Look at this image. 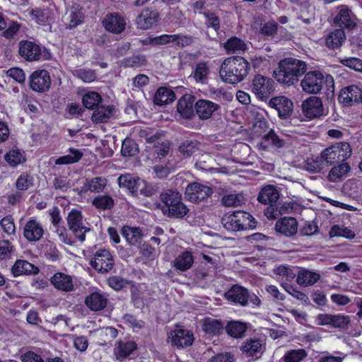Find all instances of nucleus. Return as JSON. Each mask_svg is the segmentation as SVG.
<instances>
[{
    "label": "nucleus",
    "mask_w": 362,
    "mask_h": 362,
    "mask_svg": "<svg viewBox=\"0 0 362 362\" xmlns=\"http://www.w3.org/2000/svg\"><path fill=\"white\" fill-rule=\"evenodd\" d=\"M306 356V351L303 349H299L287 351L284 354V358L285 362H300Z\"/></svg>",
    "instance_id": "obj_53"
},
{
    "label": "nucleus",
    "mask_w": 362,
    "mask_h": 362,
    "mask_svg": "<svg viewBox=\"0 0 362 362\" xmlns=\"http://www.w3.org/2000/svg\"><path fill=\"white\" fill-rule=\"evenodd\" d=\"M90 264L96 271L103 274L112 269L114 259L109 250L102 249L95 253Z\"/></svg>",
    "instance_id": "obj_11"
},
{
    "label": "nucleus",
    "mask_w": 362,
    "mask_h": 362,
    "mask_svg": "<svg viewBox=\"0 0 362 362\" xmlns=\"http://www.w3.org/2000/svg\"><path fill=\"white\" fill-rule=\"evenodd\" d=\"M202 330L209 336H215L219 334L223 329V324L214 318L206 317L202 322Z\"/></svg>",
    "instance_id": "obj_36"
},
{
    "label": "nucleus",
    "mask_w": 362,
    "mask_h": 362,
    "mask_svg": "<svg viewBox=\"0 0 362 362\" xmlns=\"http://www.w3.org/2000/svg\"><path fill=\"white\" fill-rule=\"evenodd\" d=\"M274 81L262 75H257L252 83V90L261 100L266 99L274 91Z\"/></svg>",
    "instance_id": "obj_10"
},
{
    "label": "nucleus",
    "mask_w": 362,
    "mask_h": 362,
    "mask_svg": "<svg viewBox=\"0 0 362 362\" xmlns=\"http://www.w3.org/2000/svg\"><path fill=\"white\" fill-rule=\"evenodd\" d=\"M163 133H156L146 139L148 143H155V151L159 158H163L167 155L170 151V145L169 141L162 140Z\"/></svg>",
    "instance_id": "obj_32"
},
{
    "label": "nucleus",
    "mask_w": 362,
    "mask_h": 362,
    "mask_svg": "<svg viewBox=\"0 0 362 362\" xmlns=\"http://www.w3.org/2000/svg\"><path fill=\"white\" fill-rule=\"evenodd\" d=\"M246 329V325L238 321L230 322L226 326V331L227 334L234 338L243 337Z\"/></svg>",
    "instance_id": "obj_43"
},
{
    "label": "nucleus",
    "mask_w": 362,
    "mask_h": 362,
    "mask_svg": "<svg viewBox=\"0 0 362 362\" xmlns=\"http://www.w3.org/2000/svg\"><path fill=\"white\" fill-rule=\"evenodd\" d=\"M308 69V64L300 59L288 57L281 60L275 71L276 81L287 86L296 83Z\"/></svg>",
    "instance_id": "obj_1"
},
{
    "label": "nucleus",
    "mask_w": 362,
    "mask_h": 362,
    "mask_svg": "<svg viewBox=\"0 0 362 362\" xmlns=\"http://www.w3.org/2000/svg\"><path fill=\"white\" fill-rule=\"evenodd\" d=\"M67 223L76 237L81 242H83L86 238V233L89 231L90 228L85 226L81 213L77 210H72L67 217Z\"/></svg>",
    "instance_id": "obj_13"
},
{
    "label": "nucleus",
    "mask_w": 362,
    "mask_h": 362,
    "mask_svg": "<svg viewBox=\"0 0 362 362\" xmlns=\"http://www.w3.org/2000/svg\"><path fill=\"white\" fill-rule=\"evenodd\" d=\"M112 115V107L110 106H101L94 111L92 119L95 122H105Z\"/></svg>",
    "instance_id": "obj_47"
},
{
    "label": "nucleus",
    "mask_w": 362,
    "mask_h": 362,
    "mask_svg": "<svg viewBox=\"0 0 362 362\" xmlns=\"http://www.w3.org/2000/svg\"><path fill=\"white\" fill-rule=\"evenodd\" d=\"M350 322V317L344 315H332V327L344 328Z\"/></svg>",
    "instance_id": "obj_61"
},
{
    "label": "nucleus",
    "mask_w": 362,
    "mask_h": 362,
    "mask_svg": "<svg viewBox=\"0 0 362 362\" xmlns=\"http://www.w3.org/2000/svg\"><path fill=\"white\" fill-rule=\"evenodd\" d=\"M29 84L30 88L35 92H46L51 86L49 72L45 69L35 71L29 77Z\"/></svg>",
    "instance_id": "obj_12"
},
{
    "label": "nucleus",
    "mask_w": 362,
    "mask_h": 362,
    "mask_svg": "<svg viewBox=\"0 0 362 362\" xmlns=\"http://www.w3.org/2000/svg\"><path fill=\"white\" fill-rule=\"evenodd\" d=\"M19 54L27 61L46 60L50 57V54L45 47L30 41H22L19 44Z\"/></svg>",
    "instance_id": "obj_8"
},
{
    "label": "nucleus",
    "mask_w": 362,
    "mask_h": 362,
    "mask_svg": "<svg viewBox=\"0 0 362 362\" xmlns=\"http://www.w3.org/2000/svg\"><path fill=\"white\" fill-rule=\"evenodd\" d=\"M324 163L321 156L308 158L303 165V168L313 173L320 172L324 167Z\"/></svg>",
    "instance_id": "obj_50"
},
{
    "label": "nucleus",
    "mask_w": 362,
    "mask_h": 362,
    "mask_svg": "<svg viewBox=\"0 0 362 362\" xmlns=\"http://www.w3.org/2000/svg\"><path fill=\"white\" fill-rule=\"evenodd\" d=\"M66 20L69 28H74L82 23L83 13L77 8H71L66 13Z\"/></svg>",
    "instance_id": "obj_49"
},
{
    "label": "nucleus",
    "mask_w": 362,
    "mask_h": 362,
    "mask_svg": "<svg viewBox=\"0 0 362 362\" xmlns=\"http://www.w3.org/2000/svg\"><path fill=\"white\" fill-rule=\"evenodd\" d=\"M265 349V342L259 339H247L242 346V350L248 356L262 354Z\"/></svg>",
    "instance_id": "obj_27"
},
{
    "label": "nucleus",
    "mask_w": 362,
    "mask_h": 362,
    "mask_svg": "<svg viewBox=\"0 0 362 362\" xmlns=\"http://www.w3.org/2000/svg\"><path fill=\"white\" fill-rule=\"evenodd\" d=\"M301 107L304 115L309 119L318 117L324 112L322 100L316 96H310L303 101Z\"/></svg>",
    "instance_id": "obj_17"
},
{
    "label": "nucleus",
    "mask_w": 362,
    "mask_h": 362,
    "mask_svg": "<svg viewBox=\"0 0 362 362\" xmlns=\"http://www.w3.org/2000/svg\"><path fill=\"white\" fill-rule=\"evenodd\" d=\"M245 198L241 194H229L221 198V203L226 207H236L245 202Z\"/></svg>",
    "instance_id": "obj_48"
},
{
    "label": "nucleus",
    "mask_w": 362,
    "mask_h": 362,
    "mask_svg": "<svg viewBox=\"0 0 362 362\" xmlns=\"http://www.w3.org/2000/svg\"><path fill=\"white\" fill-rule=\"evenodd\" d=\"M209 72L210 69L208 64L201 62L196 64L190 76L196 81V83L204 84L207 82Z\"/></svg>",
    "instance_id": "obj_37"
},
{
    "label": "nucleus",
    "mask_w": 362,
    "mask_h": 362,
    "mask_svg": "<svg viewBox=\"0 0 362 362\" xmlns=\"http://www.w3.org/2000/svg\"><path fill=\"white\" fill-rule=\"evenodd\" d=\"M159 13L151 8H146L137 16L135 23L138 28L141 30L151 29L157 25Z\"/></svg>",
    "instance_id": "obj_15"
},
{
    "label": "nucleus",
    "mask_w": 362,
    "mask_h": 362,
    "mask_svg": "<svg viewBox=\"0 0 362 362\" xmlns=\"http://www.w3.org/2000/svg\"><path fill=\"white\" fill-rule=\"evenodd\" d=\"M224 47L228 52H231L245 51L247 49L245 42L236 37L228 39L225 42Z\"/></svg>",
    "instance_id": "obj_52"
},
{
    "label": "nucleus",
    "mask_w": 362,
    "mask_h": 362,
    "mask_svg": "<svg viewBox=\"0 0 362 362\" xmlns=\"http://www.w3.org/2000/svg\"><path fill=\"white\" fill-rule=\"evenodd\" d=\"M194 100L191 95H185L177 103V110L180 116L189 119L194 115Z\"/></svg>",
    "instance_id": "obj_28"
},
{
    "label": "nucleus",
    "mask_w": 362,
    "mask_h": 362,
    "mask_svg": "<svg viewBox=\"0 0 362 362\" xmlns=\"http://www.w3.org/2000/svg\"><path fill=\"white\" fill-rule=\"evenodd\" d=\"M325 82L328 86H334L332 76L327 75L325 77L319 71H310L305 73V76L300 81V86L306 93L317 94L322 90Z\"/></svg>",
    "instance_id": "obj_6"
},
{
    "label": "nucleus",
    "mask_w": 362,
    "mask_h": 362,
    "mask_svg": "<svg viewBox=\"0 0 362 362\" xmlns=\"http://www.w3.org/2000/svg\"><path fill=\"white\" fill-rule=\"evenodd\" d=\"M83 156V153L76 148H70L68 150V153L59 157L54 160L56 165H69L78 162Z\"/></svg>",
    "instance_id": "obj_41"
},
{
    "label": "nucleus",
    "mask_w": 362,
    "mask_h": 362,
    "mask_svg": "<svg viewBox=\"0 0 362 362\" xmlns=\"http://www.w3.org/2000/svg\"><path fill=\"white\" fill-rule=\"evenodd\" d=\"M194 263V257L191 252L184 251L178 255L173 262V267L181 272L189 269Z\"/></svg>",
    "instance_id": "obj_35"
},
{
    "label": "nucleus",
    "mask_w": 362,
    "mask_h": 362,
    "mask_svg": "<svg viewBox=\"0 0 362 362\" xmlns=\"http://www.w3.org/2000/svg\"><path fill=\"white\" fill-rule=\"evenodd\" d=\"M39 272L37 267L26 260L18 259L11 267V273L14 276L28 274H36Z\"/></svg>",
    "instance_id": "obj_29"
},
{
    "label": "nucleus",
    "mask_w": 362,
    "mask_h": 362,
    "mask_svg": "<svg viewBox=\"0 0 362 362\" xmlns=\"http://www.w3.org/2000/svg\"><path fill=\"white\" fill-rule=\"evenodd\" d=\"M52 284L57 290L69 292L74 289V282L71 276L63 272H57L54 274L51 279Z\"/></svg>",
    "instance_id": "obj_22"
},
{
    "label": "nucleus",
    "mask_w": 362,
    "mask_h": 362,
    "mask_svg": "<svg viewBox=\"0 0 362 362\" xmlns=\"http://www.w3.org/2000/svg\"><path fill=\"white\" fill-rule=\"evenodd\" d=\"M102 101L101 95L95 91H88L82 97V103L88 109H93Z\"/></svg>",
    "instance_id": "obj_45"
},
{
    "label": "nucleus",
    "mask_w": 362,
    "mask_h": 362,
    "mask_svg": "<svg viewBox=\"0 0 362 362\" xmlns=\"http://www.w3.org/2000/svg\"><path fill=\"white\" fill-rule=\"evenodd\" d=\"M264 141L269 142L275 148H281L285 145V141L281 139L275 132L271 129L262 137Z\"/></svg>",
    "instance_id": "obj_57"
},
{
    "label": "nucleus",
    "mask_w": 362,
    "mask_h": 362,
    "mask_svg": "<svg viewBox=\"0 0 362 362\" xmlns=\"http://www.w3.org/2000/svg\"><path fill=\"white\" fill-rule=\"evenodd\" d=\"M175 98L174 92L165 87L159 88L154 96V103L158 105H166Z\"/></svg>",
    "instance_id": "obj_42"
},
{
    "label": "nucleus",
    "mask_w": 362,
    "mask_h": 362,
    "mask_svg": "<svg viewBox=\"0 0 362 362\" xmlns=\"http://www.w3.org/2000/svg\"><path fill=\"white\" fill-rule=\"evenodd\" d=\"M137 152V146L136 143L129 139H126L124 140L122 145L121 153L124 156H134Z\"/></svg>",
    "instance_id": "obj_59"
},
{
    "label": "nucleus",
    "mask_w": 362,
    "mask_h": 362,
    "mask_svg": "<svg viewBox=\"0 0 362 362\" xmlns=\"http://www.w3.org/2000/svg\"><path fill=\"white\" fill-rule=\"evenodd\" d=\"M122 234L130 245L136 244L141 240L142 237L140 228L130 226L123 227Z\"/></svg>",
    "instance_id": "obj_44"
},
{
    "label": "nucleus",
    "mask_w": 362,
    "mask_h": 362,
    "mask_svg": "<svg viewBox=\"0 0 362 362\" xmlns=\"http://www.w3.org/2000/svg\"><path fill=\"white\" fill-rule=\"evenodd\" d=\"M275 229L285 236H293L297 233L298 222L292 217H284L276 221Z\"/></svg>",
    "instance_id": "obj_23"
},
{
    "label": "nucleus",
    "mask_w": 362,
    "mask_h": 362,
    "mask_svg": "<svg viewBox=\"0 0 362 362\" xmlns=\"http://www.w3.org/2000/svg\"><path fill=\"white\" fill-rule=\"evenodd\" d=\"M107 181L103 177H95L91 179H86L81 188V193L88 192L99 193L103 192L107 186Z\"/></svg>",
    "instance_id": "obj_25"
},
{
    "label": "nucleus",
    "mask_w": 362,
    "mask_h": 362,
    "mask_svg": "<svg viewBox=\"0 0 362 362\" xmlns=\"http://www.w3.org/2000/svg\"><path fill=\"white\" fill-rule=\"evenodd\" d=\"M250 69V64L245 58L230 57L222 62L220 68V76L226 83L236 84L246 78Z\"/></svg>",
    "instance_id": "obj_2"
},
{
    "label": "nucleus",
    "mask_w": 362,
    "mask_h": 362,
    "mask_svg": "<svg viewBox=\"0 0 362 362\" xmlns=\"http://www.w3.org/2000/svg\"><path fill=\"white\" fill-rule=\"evenodd\" d=\"M351 152L349 143L339 142L326 148L322 151L320 156L324 164L328 166L344 162L351 156Z\"/></svg>",
    "instance_id": "obj_7"
},
{
    "label": "nucleus",
    "mask_w": 362,
    "mask_h": 362,
    "mask_svg": "<svg viewBox=\"0 0 362 362\" xmlns=\"http://www.w3.org/2000/svg\"><path fill=\"white\" fill-rule=\"evenodd\" d=\"M33 185V177L25 173L21 175L16 180V187L18 190L25 191L28 189Z\"/></svg>",
    "instance_id": "obj_56"
},
{
    "label": "nucleus",
    "mask_w": 362,
    "mask_h": 362,
    "mask_svg": "<svg viewBox=\"0 0 362 362\" xmlns=\"http://www.w3.org/2000/svg\"><path fill=\"white\" fill-rule=\"evenodd\" d=\"M320 277L318 273L307 269H301L297 275L296 282L302 286H312L320 279Z\"/></svg>",
    "instance_id": "obj_38"
},
{
    "label": "nucleus",
    "mask_w": 362,
    "mask_h": 362,
    "mask_svg": "<svg viewBox=\"0 0 362 362\" xmlns=\"http://www.w3.org/2000/svg\"><path fill=\"white\" fill-rule=\"evenodd\" d=\"M44 230L41 224L35 220L28 221L23 230V235L30 242L38 241L43 235Z\"/></svg>",
    "instance_id": "obj_24"
},
{
    "label": "nucleus",
    "mask_w": 362,
    "mask_h": 362,
    "mask_svg": "<svg viewBox=\"0 0 362 362\" xmlns=\"http://www.w3.org/2000/svg\"><path fill=\"white\" fill-rule=\"evenodd\" d=\"M7 76L12 78L15 81L23 83L25 81V74L20 68H11L7 71Z\"/></svg>",
    "instance_id": "obj_63"
},
{
    "label": "nucleus",
    "mask_w": 362,
    "mask_h": 362,
    "mask_svg": "<svg viewBox=\"0 0 362 362\" xmlns=\"http://www.w3.org/2000/svg\"><path fill=\"white\" fill-rule=\"evenodd\" d=\"M85 302L90 309L97 311L106 306L107 299L103 294L94 292L86 297Z\"/></svg>",
    "instance_id": "obj_40"
},
{
    "label": "nucleus",
    "mask_w": 362,
    "mask_h": 362,
    "mask_svg": "<svg viewBox=\"0 0 362 362\" xmlns=\"http://www.w3.org/2000/svg\"><path fill=\"white\" fill-rule=\"evenodd\" d=\"M279 198V194L276 187L269 185L262 188L257 199L260 203L267 204L276 203Z\"/></svg>",
    "instance_id": "obj_34"
},
{
    "label": "nucleus",
    "mask_w": 362,
    "mask_h": 362,
    "mask_svg": "<svg viewBox=\"0 0 362 362\" xmlns=\"http://www.w3.org/2000/svg\"><path fill=\"white\" fill-rule=\"evenodd\" d=\"M137 345L134 341H119L115 344L114 355L117 360L123 361L134 355Z\"/></svg>",
    "instance_id": "obj_19"
},
{
    "label": "nucleus",
    "mask_w": 362,
    "mask_h": 362,
    "mask_svg": "<svg viewBox=\"0 0 362 362\" xmlns=\"http://www.w3.org/2000/svg\"><path fill=\"white\" fill-rule=\"evenodd\" d=\"M14 251L13 245L8 240H0V259H6L11 257Z\"/></svg>",
    "instance_id": "obj_62"
},
{
    "label": "nucleus",
    "mask_w": 362,
    "mask_h": 362,
    "mask_svg": "<svg viewBox=\"0 0 362 362\" xmlns=\"http://www.w3.org/2000/svg\"><path fill=\"white\" fill-rule=\"evenodd\" d=\"M334 23L339 25H344L352 28L356 25L355 17L351 10L346 6H342L334 18Z\"/></svg>",
    "instance_id": "obj_33"
},
{
    "label": "nucleus",
    "mask_w": 362,
    "mask_h": 362,
    "mask_svg": "<svg viewBox=\"0 0 362 362\" xmlns=\"http://www.w3.org/2000/svg\"><path fill=\"white\" fill-rule=\"evenodd\" d=\"M350 166L347 163L341 162L330 169L327 179L330 182H337L345 177L350 171Z\"/></svg>",
    "instance_id": "obj_39"
},
{
    "label": "nucleus",
    "mask_w": 362,
    "mask_h": 362,
    "mask_svg": "<svg viewBox=\"0 0 362 362\" xmlns=\"http://www.w3.org/2000/svg\"><path fill=\"white\" fill-rule=\"evenodd\" d=\"M225 297L233 303L245 306L248 302L249 294L247 290L244 287L234 285L225 293Z\"/></svg>",
    "instance_id": "obj_20"
},
{
    "label": "nucleus",
    "mask_w": 362,
    "mask_h": 362,
    "mask_svg": "<svg viewBox=\"0 0 362 362\" xmlns=\"http://www.w3.org/2000/svg\"><path fill=\"white\" fill-rule=\"evenodd\" d=\"M170 344L177 348H184L191 346L194 341V336L191 331L184 329L172 330L168 334Z\"/></svg>",
    "instance_id": "obj_16"
},
{
    "label": "nucleus",
    "mask_w": 362,
    "mask_h": 362,
    "mask_svg": "<svg viewBox=\"0 0 362 362\" xmlns=\"http://www.w3.org/2000/svg\"><path fill=\"white\" fill-rule=\"evenodd\" d=\"M329 235L332 237L341 236L349 239L355 236L351 230L339 226H334L329 231Z\"/></svg>",
    "instance_id": "obj_60"
},
{
    "label": "nucleus",
    "mask_w": 362,
    "mask_h": 362,
    "mask_svg": "<svg viewBox=\"0 0 362 362\" xmlns=\"http://www.w3.org/2000/svg\"><path fill=\"white\" fill-rule=\"evenodd\" d=\"M199 144L196 140H186L179 146V151L183 157L189 158L199 150Z\"/></svg>",
    "instance_id": "obj_46"
},
{
    "label": "nucleus",
    "mask_w": 362,
    "mask_h": 362,
    "mask_svg": "<svg viewBox=\"0 0 362 362\" xmlns=\"http://www.w3.org/2000/svg\"><path fill=\"white\" fill-rule=\"evenodd\" d=\"M219 105L209 100H199L194 104V110L201 119H207L218 110Z\"/></svg>",
    "instance_id": "obj_21"
},
{
    "label": "nucleus",
    "mask_w": 362,
    "mask_h": 362,
    "mask_svg": "<svg viewBox=\"0 0 362 362\" xmlns=\"http://www.w3.org/2000/svg\"><path fill=\"white\" fill-rule=\"evenodd\" d=\"M113 199L110 196H99L93 200V204L100 209H110L113 206Z\"/></svg>",
    "instance_id": "obj_58"
},
{
    "label": "nucleus",
    "mask_w": 362,
    "mask_h": 362,
    "mask_svg": "<svg viewBox=\"0 0 362 362\" xmlns=\"http://www.w3.org/2000/svg\"><path fill=\"white\" fill-rule=\"evenodd\" d=\"M344 65L355 71L362 72V60L355 58H346L341 60Z\"/></svg>",
    "instance_id": "obj_64"
},
{
    "label": "nucleus",
    "mask_w": 362,
    "mask_h": 362,
    "mask_svg": "<svg viewBox=\"0 0 362 362\" xmlns=\"http://www.w3.org/2000/svg\"><path fill=\"white\" fill-rule=\"evenodd\" d=\"M224 228L230 231H239L255 228L253 216L243 211L226 214L221 218Z\"/></svg>",
    "instance_id": "obj_4"
},
{
    "label": "nucleus",
    "mask_w": 362,
    "mask_h": 362,
    "mask_svg": "<svg viewBox=\"0 0 362 362\" xmlns=\"http://www.w3.org/2000/svg\"><path fill=\"white\" fill-rule=\"evenodd\" d=\"M281 286L288 294H290L295 298L300 300L303 303H308V297L304 293L294 288L293 286L286 283H282Z\"/></svg>",
    "instance_id": "obj_54"
},
{
    "label": "nucleus",
    "mask_w": 362,
    "mask_h": 362,
    "mask_svg": "<svg viewBox=\"0 0 362 362\" xmlns=\"http://www.w3.org/2000/svg\"><path fill=\"white\" fill-rule=\"evenodd\" d=\"M102 23L107 31L116 34L122 33L126 27L124 18L118 13L107 14Z\"/></svg>",
    "instance_id": "obj_18"
},
{
    "label": "nucleus",
    "mask_w": 362,
    "mask_h": 362,
    "mask_svg": "<svg viewBox=\"0 0 362 362\" xmlns=\"http://www.w3.org/2000/svg\"><path fill=\"white\" fill-rule=\"evenodd\" d=\"M74 76L80 78L84 83H91L96 78V74L94 71L91 69H80L76 70Z\"/></svg>",
    "instance_id": "obj_55"
},
{
    "label": "nucleus",
    "mask_w": 362,
    "mask_h": 362,
    "mask_svg": "<svg viewBox=\"0 0 362 362\" xmlns=\"http://www.w3.org/2000/svg\"><path fill=\"white\" fill-rule=\"evenodd\" d=\"M361 89L355 85H351L343 88L339 94V101L346 105H350L353 103L359 101Z\"/></svg>",
    "instance_id": "obj_26"
},
{
    "label": "nucleus",
    "mask_w": 362,
    "mask_h": 362,
    "mask_svg": "<svg viewBox=\"0 0 362 362\" xmlns=\"http://www.w3.org/2000/svg\"><path fill=\"white\" fill-rule=\"evenodd\" d=\"M268 104L270 107L276 110L279 117L281 119L288 118L293 112V102L284 95L276 96L271 98Z\"/></svg>",
    "instance_id": "obj_14"
},
{
    "label": "nucleus",
    "mask_w": 362,
    "mask_h": 362,
    "mask_svg": "<svg viewBox=\"0 0 362 362\" xmlns=\"http://www.w3.org/2000/svg\"><path fill=\"white\" fill-rule=\"evenodd\" d=\"M117 181L120 187L126 188L134 195L141 194L145 197H151L156 192L153 186L130 174L120 175Z\"/></svg>",
    "instance_id": "obj_5"
},
{
    "label": "nucleus",
    "mask_w": 362,
    "mask_h": 362,
    "mask_svg": "<svg viewBox=\"0 0 362 362\" xmlns=\"http://www.w3.org/2000/svg\"><path fill=\"white\" fill-rule=\"evenodd\" d=\"M5 160L12 167H15L25 161L23 152L18 149H13L5 155Z\"/></svg>",
    "instance_id": "obj_51"
},
{
    "label": "nucleus",
    "mask_w": 362,
    "mask_h": 362,
    "mask_svg": "<svg viewBox=\"0 0 362 362\" xmlns=\"http://www.w3.org/2000/svg\"><path fill=\"white\" fill-rule=\"evenodd\" d=\"M163 213L170 218H182L189 211L186 205L182 202L181 194L173 190H168L160 194Z\"/></svg>",
    "instance_id": "obj_3"
},
{
    "label": "nucleus",
    "mask_w": 362,
    "mask_h": 362,
    "mask_svg": "<svg viewBox=\"0 0 362 362\" xmlns=\"http://www.w3.org/2000/svg\"><path fill=\"white\" fill-rule=\"evenodd\" d=\"M213 193L212 189L202 183L194 182L187 185L185 197L191 202L199 203L209 198Z\"/></svg>",
    "instance_id": "obj_9"
},
{
    "label": "nucleus",
    "mask_w": 362,
    "mask_h": 362,
    "mask_svg": "<svg viewBox=\"0 0 362 362\" xmlns=\"http://www.w3.org/2000/svg\"><path fill=\"white\" fill-rule=\"evenodd\" d=\"M24 14L38 25H45L49 24L50 13L47 9L40 8L28 9L24 12Z\"/></svg>",
    "instance_id": "obj_30"
},
{
    "label": "nucleus",
    "mask_w": 362,
    "mask_h": 362,
    "mask_svg": "<svg viewBox=\"0 0 362 362\" xmlns=\"http://www.w3.org/2000/svg\"><path fill=\"white\" fill-rule=\"evenodd\" d=\"M346 40L344 30L341 28L330 31L325 37V45L329 49H337L342 45Z\"/></svg>",
    "instance_id": "obj_31"
}]
</instances>
